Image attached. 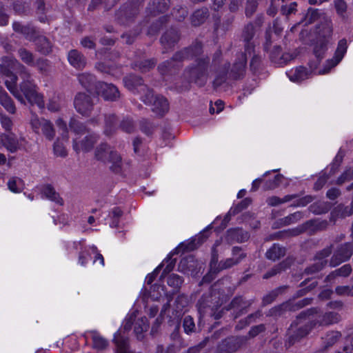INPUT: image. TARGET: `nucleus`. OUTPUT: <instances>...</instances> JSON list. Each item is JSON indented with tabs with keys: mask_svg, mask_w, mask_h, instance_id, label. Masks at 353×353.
<instances>
[{
	"mask_svg": "<svg viewBox=\"0 0 353 353\" xmlns=\"http://www.w3.org/2000/svg\"><path fill=\"white\" fill-rule=\"evenodd\" d=\"M314 312H316V310L312 308L302 312L297 316L288 330L286 345L290 347L300 341L316 325L328 326L339 323L341 319V315L335 312H326L318 315L314 319L313 316Z\"/></svg>",
	"mask_w": 353,
	"mask_h": 353,
	"instance_id": "obj_2",
	"label": "nucleus"
},
{
	"mask_svg": "<svg viewBox=\"0 0 353 353\" xmlns=\"http://www.w3.org/2000/svg\"><path fill=\"white\" fill-rule=\"evenodd\" d=\"M336 211L338 216H340L341 217L344 218L350 216L353 214V206L352 203H350V205L347 206L344 205H339L336 208Z\"/></svg>",
	"mask_w": 353,
	"mask_h": 353,
	"instance_id": "obj_56",
	"label": "nucleus"
},
{
	"mask_svg": "<svg viewBox=\"0 0 353 353\" xmlns=\"http://www.w3.org/2000/svg\"><path fill=\"white\" fill-rule=\"evenodd\" d=\"M341 334L339 332H332L327 334L325 337V345L323 347L315 353H324V352L330 347L333 345L340 338Z\"/></svg>",
	"mask_w": 353,
	"mask_h": 353,
	"instance_id": "obj_46",
	"label": "nucleus"
},
{
	"mask_svg": "<svg viewBox=\"0 0 353 353\" xmlns=\"http://www.w3.org/2000/svg\"><path fill=\"white\" fill-rule=\"evenodd\" d=\"M303 218V212L301 211H297L296 212L288 215L287 216L279 220V223L281 226H286L290 224L295 223Z\"/></svg>",
	"mask_w": 353,
	"mask_h": 353,
	"instance_id": "obj_43",
	"label": "nucleus"
},
{
	"mask_svg": "<svg viewBox=\"0 0 353 353\" xmlns=\"http://www.w3.org/2000/svg\"><path fill=\"white\" fill-rule=\"evenodd\" d=\"M210 16L208 8L203 7L195 10L190 17L191 23L193 26H199L203 24Z\"/></svg>",
	"mask_w": 353,
	"mask_h": 353,
	"instance_id": "obj_33",
	"label": "nucleus"
},
{
	"mask_svg": "<svg viewBox=\"0 0 353 353\" xmlns=\"http://www.w3.org/2000/svg\"><path fill=\"white\" fill-rule=\"evenodd\" d=\"M94 157L97 161L110 163V169L116 172H121L122 159L120 154L106 143L99 144L94 150Z\"/></svg>",
	"mask_w": 353,
	"mask_h": 353,
	"instance_id": "obj_6",
	"label": "nucleus"
},
{
	"mask_svg": "<svg viewBox=\"0 0 353 353\" xmlns=\"http://www.w3.org/2000/svg\"><path fill=\"white\" fill-rule=\"evenodd\" d=\"M312 299L305 298L301 301H299L295 304H293L290 301H287L278 306H276L270 310L268 315L273 316H278L282 315L286 311H294L310 305L312 301Z\"/></svg>",
	"mask_w": 353,
	"mask_h": 353,
	"instance_id": "obj_12",
	"label": "nucleus"
},
{
	"mask_svg": "<svg viewBox=\"0 0 353 353\" xmlns=\"http://www.w3.org/2000/svg\"><path fill=\"white\" fill-rule=\"evenodd\" d=\"M352 272L350 264H345L341 268L331 272L325 278L326 281H331L337 276L347 277Z\"/></svg>",
	"mask_w": 353,
	"mask_h": 353,
	"instance_id": "obj_36",
	"label": "nucleus"
},
{
	"mask_svg": "<svg viewBox=\"0 0 353 353\" xmlns=\"http://www.w3.org/2000/svg\"><path fill=\"white\" fill-rule=\"evenodd\" d=\"M31 128L36 134H42L48 140L52 141L55 136L53 124L44 118L32 114L30 121Z\"/></svg>",
	"mask_w": 353,
	"mask_h": 353,
	"instance_id": "obj_9",
	"label": "nucleus"
},
{
	"mask_svg": "<svg viewBox=\"0 0 353 353\" xmlns=\"http://www.w3.org/2000/svg\"><path fill=\"white\" fill-rule=\"evenodd\" d=\"M32 41L36 46L37 50L40 53L48 54L52 52V44L46 37L38 33L37 37Z\"/></svg>",
	"mask_w": 353,
	"mask_h": 353,
	"instance_id": "obj_29",
	"label": "nucleus"
},
{
	"mask_svg": "<svg viewBox=\"0 0 353 353\" xmlns=\"http://www.w3.org/2000/svg\"><path fill=\"white\" fill-rule=\"evenodd\" d=\"M310 70H308L305 67L299 66L288 71L286 72V74L288 75L290 81L296 83H299L310 77L313 70H314L316 68V65H313L312 63H310Z\"/></svg>",
	"mask_w": 353,
	"mask_h": 353,
	"instance_id": "obj_18",
	"label": "nucleus"
},
{
	"mask_svg": "<svg viewBox=\"0 0 353 353\" xmlns=\"http://www.w3.org/2000/svg\"><path fill=\"white\" fill-rule=\"evenodd\" d=\"M0 104L9 113L14 114L16 112L14 101L1 86H0Z\"/></svg>",
	"mask_w": 353,
	"mask_h": 353,
	"instance_id": "obj_35",
	"label": "nucleus"
},
{
	"mask_svg": "<svg viewBox=\"0 0 353 353\" xmlns=\"http://www.w3.org/2000/svg\"><path fill=\"white\" fill-rule=\"evenodd\" d=\"M183 331L187 334H191L196 332V325L193 318L191 316H185L183 319Z\"/></svg>",
	"mask_w": 353,
	"mask_h": 353,
	"instance_id": "obj_48",
	"label": "nucleus"
},
{
	"mask_svg": "<svg viewBox=\"0 0 353 353\" xmlns=\"http://www.w3.org/2000/svg\"><path fill=\"white\" fill-rule=\"evenodd\" d=\"M41 194L46 199L55 202L57 204L63 205V199L60 197L54 188L50 184L44 185L41 188Z\"/></svg>",
	"mask_w": 353,
	"mask_h": 353,
	"instance_id": "obj_34",
	"label": "nucleus"
},
{
	"mask_svg": "<svg viewBox=\"0 0 353 353\" xmlns=\"http://www.w3.org/2000/svg\"><path fill=\"white\" fill-rule=\"evenodd\" d=\"M180 38L178 30L171 28L167 30L161 37L160 41L163 47L162 52L167 53L171 50Z\"/></svg>",
	"mask_w": 353,
	"mask_h": 353,
	"instance_id": "obj_19",
	"label": "nucleus"
},
{
	"mask_svg": "<svg viewBox=\"0 0 353 353\" xmlns=\"http://www.w3.org/2000/svg\"><path fill=\"white\" fill-rule=\"evenodd\" d=\"M168 20V16L164 15L161 17L159 18V21L157 24H154L150 28L148 34L150 35L155 34L159 30L162 25L166 23Z\"/></svg>",
	"mask_w": 353,
	"mask_h": 353,
	"instance_id": "obj_60",
	"label": "nucleus"
},
{
	"mask_svg": "<svg viewBox=\"0 0 353 353\" xmlns=\"http://www.w3.org/2000/svg\"><path fill=\"white\" fill-rule=\"evenodd\" d=\"M183 279L176 274H170L168 278V285L170 287L174 288V289L180 288L181 284L183 283Z\"/></svg>",
	"mask_w": 353,
	"mask_h": 353,
	"instance_id": "obj_54",
	"label": "nucleus"
},
{
	"mask_svg": "<svg viewBox=\"0 0 353 353\" xmlns=\"http://www.w3.org/2000/svg\"><path fill=\"white\" fill-rule=\"evenodd\" d=\"M98 138L97 135L92 134L86 136L79 143L74 140L73 142V148L77 152H79L80 151L88 152L93 148Z\"/></svg>",
	"mask_w": 353,
	"mask_h": 353,
	"instance_id": "obj_28",
	"label": "nucleus"
},
{
	"mask_svg": "<svg viewBox=\"0 0 353 353\" xmlns=\"http://www.w3.org/2000/svg\"><path fill=\"white\" fill-rule=\"evenodd\" d=\"M347 40L345 39H341L338 43L333 59L327 61V65L323 70H320L319 74H322L327 73L332 68L336 66L343 59L347 52Z\"/></svg>",
	"mask_w": 353,
	"mask_h": 353,
	"instance_id": "obj_17",
	"label": "nucleus"
},
{
	"mask_svg": "<svg viewBox=\"0 0 353 353\" xmlns=\"http://www.w3.org/2000/svg\"><path fill=\"white\" fill-rule=\"evenodd\" d=\"M113 341L117 345L116 353H130L128 351V339L117 332L114 335Z\"/></svg>",
	"mask_w": 353,
	"mask_h": 353,
	"instance_id": "obj_37",
	"label": "nucleus"
},
{
	"mask_svg": "<svg viewBox=\"0 0 353 353\" xmlns=\"http://www.w3.org/2000/svg\"><path fill=\"white\" fill-rule=\"evenodd\" d=\"M256 32V27L252 23L246 24L242 30L241 37L245 42V52L251 54L254 52V45L252 40Z\"/></svg>",
	"mask_w": 353,
	"mask_h": 353,
	"instance_id": "obj_21",
	"label": "nucleus"
},
{
	"mask_svg": "<svg viewBox=\"0 0 353 353\" xmlns=\"http://www.w3.org/2000/svg\"><path fill=\"white\" fill-rule=\"evenodd\" d=\"M14 10L19 14H24L30 10V4L27 2L17 1L14 3Z\"/></svg>",
	"mask_w": 353,
	"mask_h": 353,
	"instance_id": "obj_63",
	"label": "nucleus"
},
{
	"mask_svg": "<svg viewBox=\"0 0 353 353\" xmlns=\"http://www.w3.org/2000/svg\"><path fill=\"white\" fill-rule=\"evenodd\" d=\"M188 297L184 295H179L175 300L176 312L179 317L182 313L183 309L188 305Z\"/></svg>",
	"mask_w": 353,
	"mask_h": 353,
	"instance_id": "obj_53",
	"label": "nucleus"
},
{
	"mask_svg": "<svg viewBox=\"0 0 353 353\" xmlns=\"http://www.w3.org/2000/svg\"><path fill=\"white\" fill-rule=\"evenodd\" d=\"M246 54H241L234 63L233 67L229 74V78L234 80L241 79L245 73V65L247 62Z\"/></svg>",
	"mask_w": 353,
	"mask_h": 353,
	"instance_id": "obj_22",
	"label": "nucleus"
},
{
	"mask_svg": "<svg viewBox=\"0 0 353 353\" xmlns=\"http://www.w3.org/2000/svg\"><path fill=\"white\" fill-rule=\"evenodd\" d=\"M67 59L70 65L77 70H83L87 64L85 57L76 49L68 51Z\"/></svg>",
	"mask_w": 353,
	"mask_h": 353,
	"instance_id": "obj_23",
	"label": "nucleus"
},
{
	"mask_svg": "<svg viewBox=\"0 0 353 353\" xmlns=\"http://www.w3.org/2000/svg\"><path fill=\"white\" fill-rule=\"evenodd\" d=\"M119 128L126 133H132L134 130L133 120L128 117H124L120 123Z\"/></svg>",
	"mask_w": 353,
	"mask_h": 353,
	"instance_id": "obj_50",
	"label": "nucleus"
},
{
	"mask_svg": "<svg viewBox=\"0 0 353 353\" xmlns=\"http://www.w3.org/2000/svg\"><path fill=\"white\" fill-rule=\"evenodd\" d=\"M74 105L79 114L89 116L93 109L94 103L90 95L79 92L74 97Z\"/></svg>",
	"mask_w": 353,
	"mask_h": 353,
	"instance_id": "obj_13",
	"label": "nucleus"
},
{
	"mask_svg": "<svg viewBox=\"0 0 353 353\" xmlns=\"http://www.w3.org/2000/svg\"><path fill=\"white\" fill-rule=\"evenodd\" d=\"M249 234L241 228L230 229L228 231V238L236 242H244L249 239Z\"/></svg>",
	"mask_w": 353,
	"mask_h": 353,
	"instance_id": "obj_39",
	"label": "nucleus"
},
{
	"mask_svg": "<svg viewBox=\"0 0 353 353\" xmlns=\"http://www.w3.org/2000/svg\"><path fill=\"white\" fill-rule=\"evenodd\" d=\"M203 53V45L196 41L191 46L177 51L170 60L161 63L158 66V70L161 74L168 72L172 68L176 66L175 63H181L185 60L192 59L201 56Z\"/></svg>",
	"mask_w": 353,
	"mask_h": 353,
	"instance_id": "obj_4",
	"label": "nucleus"
},
{
	"mask_svg": "<svg viewBox=\"0 0 353 353\" xmlns=\"http://www.w3.org/2000/svg\"><path fill=\"white\" fill-rule=\"evenodd\" d=\"M140 4L141 3L138 0H136L122 7L116 14L119 23H127L137 16L139 13Z\"/></svg>",
	"mask_w": 353,
	"mask_h": 353,
	"instance_id": "obj_16",
	"label": "nucleus"
},
{
	"mask_svg": "<svg viewBox=\"0 0 353 353\" xmlns=\"http://www.w3.org/2000/svg\"><path fill=\"white\" fill-rule=\"evenodd\" d=\"M353 254V243H345L339 245L334 250L330 260V265L336 267L341 263L347 261Z\"/></svg>",
	"mask_w": 353,
	"mask_h": 353,
	"instance_id": "obj_10",
	"label": "nucleus"
},
{
	"mask_svg": "<svg viewBox=\"0 0 353 353\" xmlns=\"http://www.w3.org/2000/svg\"><path fill=\"white\" fill-rule=\"evenodd\" d=\"M119 128L117 116L113 113L105 114L103 134L108 137H112Z\"/></svg>",
	"mask_w": 353,
	"mask_h": 353,
	"instance_id": "obj_25",
	"label": "nucleus"
},
{
	"mask_svg": "<svg viewBox=\"0 0 353 353\" xmlns=\"http://www.w3.org/2000/svg\"><path fill=\"white\" fill-rule=\"evenodd\" d=\"M259 2L253 0H246L245 14L247 17H251L256 12Z\"/></svg>",
	"mask_w": 353,
	"mask_h": 353,
	"instance_id": "obj_55",
	"label": "nucleus"
},
{
	"mask_svg": "<svg viewBox=\"0 0 353 353\" xmlns=\"http://www.w3.org/2000/svg\"><path fill=\"white\" fill-rule=\"evenodd\" d=\"M151 103L147 104L152 106V110L157 115L162 117L165 115L170 109V104L168 99L162 95H154L152 98Z\"/></svg>",
	"mask_w": 353,
	"mask_h": 353,
	"instance_id": "obj_20",
	"label": "nucleus"
},
{
	"mask_svg": "<svg viewBox=\"0 0 353 353\" xmlns=\"http://www.w3.org/2000/svg\"><path fill=\"white\" fill-rule=\"evenodd\" d=\"M285 254L284 248L277 244H274L266 252V257L268 259L276 261L283 256Z\"/></svg>",
	"mask_w": 353,
	"mask_h": 353,
	"instance_id": "obj_42",
	"label": "nucleus"
},
{
	"mask_svg": "<svg viewBox=\"0 0 353 353\" xmlns=\"http://www.w3.org/2000/svg\"><path fill=\"white\" fill-rule=\"evenodd\" d=\"M21 181L20 179L17 177H12L8 181V189L14 192L18 193L21 192V188L19 187V184L21 183Z\"/></svg>",
	"mask_w": 353,
	"mask_h": 353,
	"instance_id": "obj_61",
	"label": "nucleus"
},
{
	"mask_svg": "<svg viewBox=\"0 0 353 353\" xmlns=\"http://www.w3.org/2000/svg\"><path fill=\"white\" fill-rule=\"evenodd\" d=\"M323 21L316 27V32L318 34L317 40L319 41H327L329 43L330 39H331L333 32V27L332 21L326 19L325 17H323Z\"/></svg>",
	"mask_w": 353,
	"mask_h": 353,
	"instance_id": "obj_26",
	"label": "nucleus"
},
{
	"mask_svg": "<svg viewBox=\"0 0 353 353\" xmlns=\"http://www.w3.org/2000/svg\"><path fill=\"white\" fill-rule=\"evenodd\" d=\"M247 340L246 336L230 337L223 341L220 346L229 353H232L240 348Z\"/></svg>",
	"mask_w": 353,
	"mask_h": 353,
	"instance_id": "obj_27",
	"label": "nucleus"
},
{
	"mask_svg": "<svg viewBox=\"0 0 353 353\" xmlns=\"http://www.w3.org/2000/svg\"><path fill=\"white\" fill-rule=\"evenodd\" d=\"M12 28L15 32L20 33L28 41H32L39 33L36 28L30 24L23 25L15 21L12 23Z\"/></svg>",
	"mask_w": 353,
	"mask_h": 353,
	"instance_id": "obj_24",
	"label": "nucleus"
},
{
	"mask_svg": "<svg viewBox=\"0 0 353 353\" xmlns=\"http://www.w3.org/2000/svg\"><path fill=\"white\" fill-rule=\"evenodd\" d=\"M70 128L77 134L83 133L86 131L85 125L75 119L70 121Z\"/></svg>",
	"mask_w": 353,
	"mask_h": 353,
	"instance_id": "obj_58",
	"label": "nucleus"
},
{
	"mask_svg": "<svg viewBox=\"0 0 353 353\" xmlns=\"http://www.w3.org/2000/svg\"><path fill=\"white\" fill-rule=\"evenodd\" d=\"M0 123L1 127L3 128V129L5 130V131L8 132H11L13 126V123L12 119L9 117H8L6 114H1L0 116Z\"/></svg>",
	"mask_w": 353,
	"mask_h": 353,
	"instance_id": "obj_59",
	"label": "nucleus"
},
{
	"mask_svg": "<svg viewBox=\"0 0 353 353\" xmlns=\"http://www.w3.org/2000/svg\"><path fill=\"white\" fill-rule=\"evenodd\" d=\"M93 348L98 351H102L108 346V341L97 333L92 335Z\"/></svg>",
	"mask_w": 353,
	"mask_h": 353,
	"instance_id": "obj_47",
	"label": "nucleus"
},
{
	"mask_svg": "<svg viewBox=\"0 0 353 353\" xmlns=\"http://www.w3.org/2000/svg\"><path fill=\"white\" fill-rule=\"evenodd\" d=\"M149 327V323L146 317H141L135 319L134 325V332L139 340L143 337V333L146 332Z\"/></svg>",
	"mask_w": 353,
	"mask_h": 353,
	"instance_id": "obj_38",
	"label": "nucleus"
},
{
	"mask_svg": "<svg viewBox=\"0 0 353 353\" xmlns=\"http://www.w3.org/2000/svg\"><path fill=\"white\" fill-rule=\"evenodd\" d=\"M327 41H316L314 48V54L316 58V63L314 65H317L324 57V54L327 49Z\"/></svg>",
	"mask_w": 353,
	"mask_h": 353,
	"instance_id": "obj_41",
	"label": "nucleus"
},
{
	"mask_svg": "<svg viewBox=\"0 0 353 353\" xmlns=\"http://www.w3.org/2000/svg\"><path fill=\"white\" fill-rule=\"evenodd\" d=\"M247 254L242 250L241 248L234 246L232 249V257H234V259H239V263H241Z\"/></svg>",
	"mask_w": 353,
	"mask_h": 353,
	"instance_id": "obj_64",
	"label": "nucleus"
},
{
	"mask_svg": "<svg viewBox=\"0 0 353 353\" xmlns=\"http://www.w3.org/2000/svg\"><path fill=\"white\" fill-rule=\"evenodd\" d=\"M332 251V245L328 246L317 252L314 258V263L305 270V274H312L323 270L327 265L326 258L329 256Z\"/></svg>",
	"mask_w": 353,
	"mask_h": 353,
	"instance_id": "obj_11",
	"label": "nucleus"
},
{
	"mask_svg": "<svg viewBox=\"0 0 353 353\" xmlns=\"http://www.w3.org/2000/svg\"><path fill=\"white\" fill-rule=\"evenodd\" d=\"M96 92L105 101H115L120 98L118 88L112 83L98 82L96 86Z\"/></svg>",
	"mask_w": 353,
	"mask_h": 353,
	"instance_id": "obj_15",
	"label": "nucleus"
},
{
	"mask_svg": "<svg viewBox=\"0 0 353 353\" xmlns=\"http://www.w3.org/2000/svg\"><path fill=\"white\" fill-rule=\"evenodd\" d=\"M298 197H299V195L296 194H288V195H285L282 199L279 198L278 196H273L269 197L267 199V203L270 206H276L280 204L289 202V201H290L293 199H295Z\"/></svg>",
	"mask_w": 353,
	"mask_h": 353,
	"instance_id": "obj_45",
	"label": "nucleus"
},
{
	"mask_svg": "<svg viewBox=\"0 0 353 353\" xmlns=\"http://www.w3.org/2000/svg\"><path fill=\"white\" fill-rule=\"evenodd\" d=\"M221 55L220 51L214 54L212 64L208 56L197 57L193 63L188 65L184 70V76L190 82H193L199 87L204 86L208 79L212 65H216V59Z\"/></svg>",
	"mask_w": 353,
	"mask_h": 353,
	"instance_id": "obj_3",
	"label": "nucleus"
},
{
	"mask_svg": "<svg viewBox=\"0 0 353 353\" xmlns=\"http://www.w3.org/2000/svg\"><path fill=\"white\" fill-rule=\"evenodd\" d=\"M77 78L79 83L88 92H92L93 90L96 91L97 83L94 75L90 73L83 72L79 74Z\"/></svg>",
	"mask_w": 353,
	"mask_h": 353,
	"instance_id": "obj_30",
	"label": "nucleus"
},
{
	"mask_svg": "<svg viewBox=\"0 0 353 353\" xmlns=\"http://www.w3.org/2000/svg\"><path fill=\"white\" fill-rule=\"evenodd\" d=\"M262 316V314L260 311H257L254 314L249 315L245 320L241 321L236 326V328L238 330L243 329L245 326L249 325L250 323L255 321V320L260 316Z\"/></svg>",
	"mask_w": 353,
	"mask_h": 353,
	"instance_id": "obj_51",
	"label": "nucleus"
},
{
	"mask_svg": "<svg viewBox=\"0 0 353 353\" xmlns=\"http://www.w3.org/2000/svg\"><path fill=\"white\" fill-rule=\"evenodd\" d=\"M335 292L339 296H353V287L348 285L337 286Z\"/></svg>",
	"mask_w": 353,
	"mask_h": 353,
	"instance_id": "obj_62",
	"label": "nucleus"
},
{
	"mask_svg": "<svg viewBox=\"0 0 353 353\" xmlns=\"http://www.w3.org/2000/svg\"><path fill=\"white\" fill-rule=\"evenodd\" d=\"M18 56L21 60L29 66H34L35 65L34 54L24 48H20L18 50Z\"/></svg>",
	"mask_w": 353,
	"mask_h": 353,
	"instance_id": "obj_44",
	"label": "nucleus"
},
{
	"mask_svg": "<svg viewBox=\"0 0 353 353\" xmlns=\"http://www.w3.org/2000/svg\"><path fill=\"white\" fill-rule=\"evenodd\" d=\"M222 303L218 299L215 293L208 295H203L197 303L198 312L199 313V320L198 327L201 324V320L205 316L214 317L219 319L221 317V312L219 311Z\"/></svg>",
	"mask_w": 353,
	"mask_h": 353,
	"instance_id": "obj_5",
	"label": "nucleus"
},
{
	"mask_svg": "<svg viewBox=\"0 0 353 353\" xmlns=\"http://www.w3.org/2000/svg\"><path fill=\"white\" fill-rule=\"evenodd\" d=\"M327 222L326 221H318L311 219L301 225L303 232L314 234L318 230H322L326 228Z\"/></svg>",
	"mask_w": 353,
	"mask_h": 353,
	"instance_id": "obj_32",
	"label": "nucleus"
},
{
	"mask_svg": "<svg viewBox=\"0 0 353 353\" xmlns=\"http://www.w3.org/2000/svg\"><path fill=\"white\" fill-rule=\"evenodd\" d=\"M229 68L230 63H225L223 67L218 70L216 77L213 81V85L214 88L220 86L226 81Z\"/></svg>",
	"mask_w": 353,
	"mask_h": 353,
	"instance_id": "obj_40",
	"label": "nucleus"
},
{
	"mask_svg": "<svg viewBox=\"0 0 353 353\" xmlns=\"http://www.w3.org/2000/svg\"><path fill=\"white\" fill-rule=\"evenodd\" d=\"M125 87L134 94H140L141 100L145 104L151 103L153 91L143 83V79L135 74H129L123 78Z\"/></svg>",
	"mask_w": 353,
	"mask_h": 353,
	"instance_id": "obj_7",
	"label": "nucleus"
},
{
	"mask_svg": "<svg viewBox=\"0 0 353 353\" xmlns=\"http://www.w3.org/2000/svg\"><path fill=\"white\" fill-rule=\"evenodd\" d=\"M170 6L169 0H152L147 8V11L152 15L163 13L168 10Z\"/></svg>",
	"mask_w": 353,
	"mask_h": 353,
	"instance_id": "obj_31",
	"label": "nucleus"
},
{
	"mask_svg": "<svg viewBox=\"0 0 353 353\" xmlns=\"http://www.w3.org/2000/svg\"><path fill=\"white\" fill-rule=\"evenodd\" d=\"M0 142L10 152L14 153L21 149L23 143L26 142V139L23 137L17 138V136L12 132L8 134L0 133Z\"/></svg>",
	"mask_w": 353,
	"mask_h": 353,
	"instance_id": "obj_14",
	"label": "nucleus"
},
{
	"mask_svg": "<svg viewBox=\"0 0 353 353\" xmlns=\"http://www.w3.org/2000/svg\"><path fill=\"white\" fill-rule=\"evenodd\" d=\"M218 245L219 243L216 241L212 248V259L210 263V272L208 274L203 276L202 281L204 283L210 282L214 279L213 276L220 271L229 269L239 264V259H234V257L228 258L219 262V255L216 248Z\"/></svg>",
	"mask_w": 353,
	"mask_h": 353,
	"instance_id": "obj_8",
	"label": "nucleus"
},
{
	"mask_svg": "<svg viewBox=\"0 0 353 353\" xmlns=\"http://www.w3.org/2000/svg\"><path fill=\"white\" fill-rule=\"evenodd\" d=\"M0 73L9 78L5 84L10 93L21 103L25 104V99L32 105L44 108L43 96L37 91V86L31 79L28 69L13 57L2 58Z\"/></svg>",
	"mask_w": 353,
	"mask_h": 353,
	"instance_id": "obj_1",
	"label": "nucleus"
},
{
	"mask_svg": "<svg viewBox=\"0 0 353 353\" xmlns=\"http://www.w3.org/2000/svg\"><path fill=\"white\" fill-rule=\"evenodd\" d=\"M53 151L54 155L60 157H65L68 154L67 151L62 143L59 140L56 141L53 145Z\"/></svg>",
	"mask_w": 353,
	"mask_h": 353,
	"instance_id": "obj_57",
	"label": "nucleus"
},
{
	"mask_svg": "<svg viewBox=\"0 0 353 353\" xmlns=\"http://www.w3.org/2000/svg\"><path fill=\"white\" fill-rule=\"evenodd\" d=\"M123 215V211L118 207H115L111 210L109 213V217L112 221L110 223L111 228H116L119 225V219Z\"/></svg>",
	"mask_w": 353,
	"mask_h": 353,
	"instance_id": "obj_49",
	"label": "nucleus"
},
{
	"mask_svg": "<svg viewBox=\"0 0 353 353\" xmlns=\"http://www.w3.org/2000/svg\"><path fill=\"white\" fill-rule=\"evenodd\" d=\"M157 63V61L154 59H146L140 61L136 66L142 72H146L153 68Z\"/></svg>",
	"mask_w": 353,
	"mask_h": 353,
	"instance_id": "obj_52",
	"label": "nucleus"
}]
</instances>
